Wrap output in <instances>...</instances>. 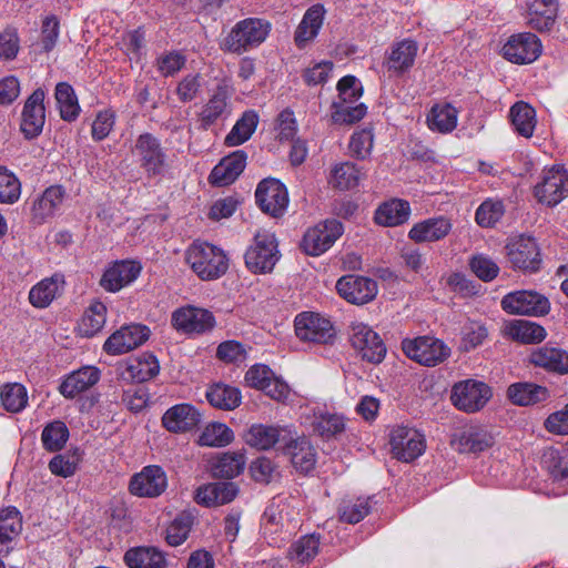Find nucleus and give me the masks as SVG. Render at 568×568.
<instances>
[{"mask_svg": "<svg viewBox=\"0 0 568 568\" xmlns=\"http://www.w3.org/2000/svg\"><path fill=\"white\" fill-rule=\"evenodd\" d=\"M186 263L202 280L221 277L229 268L225 253L212 244L194 242L185 252Z\"/></svg>", "mask_w": 568, "mask_h": 568, "instance_id": "obj_1", "label": "nucleus"}, {"mask_svg": "<svg viewBox=\"0 0 568 568\" xmlns=\"http://www.w3.org/2000/svg\"><path fill=\"white\" fill-rule=\"evenodd\" d=\"M270 32V24L261 19L248 18L237 22L224 39L223 48L242 53L260 45Z\"/></svg>", "mask_w": 568, "mask_h": 568, "instance_id": "obj_2", "label": "nucleus"}, {"mask_svg": "<svg viewBox=\"0 0 568 568\" xmlns=\"http://www.w3.org/2000/svg\"><path fill=\"white\" fill-rule=\"evenodd\" d=\"M348 338L364 361L379 364L386 355V346L379 335L367 324L354 321L349 325Z\"/></svg>", "mask_w": 568, "mask_h": 568, "instance_id": "obj_3", "label": "nucleus"}, {"mask_svg": "<svg viewBox=\"0 0 568 568\" xmlns=\"http://www.w3.org/2000/svg\"><path fill=\"white\" fill-rule=\"evenodd\" d=\"M402 349L407 357L425 366H435L450 354V348L443 341L432 336L405 338Z\"/></svg>", "mask_w": 568, "mask_h": 568, "instance_id": "obj_4", "label": "nucleus"}, {"mask_svg": "<svg viewBox=\"0 0 568 568\" xmlns=\"http://www.w3.org/2000/svg\"><path fill=\"white\" fill-rule=\"evenodd\" d=\"M491 396V388L486 383L466 379L453 386L450 399L459 410L476 413L486 406Z\"/></svg>", "mask_w": 568, "mask_h": 568, "instance_id": "obj_5", "label": "nucleus"}, {"mask_svg": "<svg viewBox=\"0 0 568 568\" xmlns=\"http://www.w3.org/2000/svg\"><path fill=\"white\" fill-rule=\"evenodd\" d=\"M244 257L246 267L253 273L271 272L278 261L275 236L267 232H258Z\"/></svg>", "mask_w": 568, "mask_h": 568, "instance_id": "obj_6", "label": "nucleus"}, {"mask_svg": "<svg viewBox=\"0 0 568 568\" xmlns=\"http://www.w3.org/2000/svg\"><path fill=\"white\" fill-rule=\"evenodd\" d=\"M296 336L315 344H329L335 339L336 332L331 321L318 313L303 312L294 321Z\"/></svg>", "mask_w": 568, "mask_h": 568, "instance_id": "obj_7", "label": "nucleus"}, {"mask_svg": "<svg viewBox=\"0 0 568 568\" xmlns=\"http://www.w3.org/2000/svg\"><path fill=\"white\" fill-rule=\"evenodd\" d=\"M393 456L409 463L422 456L426 449L425 436L415 428L397 426L390 433L389 439Z\"/></svg>", "mask_w": 568, "mask_h": 568, "instance_id": "obj_8", "label": "nucleus"}, {"mask_svg": "<svg viewBox=\"0 0 568 568\" xmlns=\"http://www.w3.org/2000/svg\"><path fill=\"white\" fill-rule=\"evenodd\" d=\"M501 308L514 315H545L550 310L547 297L535 291H516L506 294L500 302Z\"/></svg>", "mask_w": 568, "mask_h": 568, "instance_id": "obj_9", "label": "nucleus"}, {"mask_svg": "<svg viewBox=\"0 0 568 568\" xmlns=\"http://www.w3.org/2000/svg\"><path fill=\"white\" fill-rule=\"evenodd\" d=\"M342 234V223L337 220H327L305 232L301 247L307 255L318 256L325 253Z\"/></svg>", "mask_w": 568, "mask_h": 568, "instance_id": "obj_10", "label": "nucleus"}, {"mask_svg": "<svg viewBox=\"0 0 568 568\" xmlns=\"http://www.w3.org/2000/svg\"><path fill=\"white\" fill-rule=\"evenodd\" d=\"M534 193L538 202L548 206L557 205L568 195V172L558 166L545 170Z\"/></svg>", "mask_w": 568, "mask_h": 568, "instance_id": "obj_11", "label": "nucleus"}, {"mask_svg": "<svg viewBox=\"0 0 568 568\" xmlns=\"http://www.w3.org/2000/svg\"><path fill=\"white\" fill-rule=\"evenodd\" d=\"M132 153L148 175H158L163 171L166 155L160 141L151 133L138 136Z\"/></svg>", "mask_w": 568, "mask_h": 568, "instance_id": "obj_12", "label": "nucleus"}, {"mask_svg": "<svg viewBox=\"0 0 568 568\" xmlns=\"http://www.w3.org/2000/svg\"><path fill=\"white\" fill-rule=\"evenodd\" d=\"M261 210L274 217L282 216L288 205V193L283 183L276 179H264L255 191Z\"/></svg>", "mask_w": 568, "mask_h": 568, "instance_id": "obj_13", "label": "nucleus"}, {"mask_svg": "<svg viewBox=\"0 0 568 568\" xmlns=\"http://www.w3.org/2000/svg\"><path fill=\"white\" fill-rule=\"evenodd\" d=\"M542 45L538 37L530 32L514 34L503 47L505 59L517 64H528L538 59Z\"/></svg>", "mask_w": 568, "mask_h": 568, "instance_id": "obj_14", "label": "nucleus"}, {"mask_svg": "<svg viewBox=\"0 0 568 568\" xmlns=\"http://www.w3.org/2000/svg\"><path fill=\"white\" fill-rule=\"evenodd\" d=\"M173 327L185 334H202L214 327L215 320L211 312L194 306H184L172 313Z\"/></svg>", "mask_w": 568, "mask_h": 568, "instance_id": "obj_15", "label": "nucleus"}, {"mask_svg": "<svg viewBox=\"0 0 568 568\" xmlns=\"http://www.w3.org/2000/svg\"><path fill=\"white\" fill-rule=\"evenodd\" d=\"M231 98L232 91L227 84L221 83L216 87L199 113V121L203 130H207L219 121L226 120L232 114Z\"/></svg>", "mask_w": 568, "mask_h": 568, "instance_id": "obj_16", "label": "nucleus"}, {"mask_svg": "<svg viewBox=\"0 0 568 568\" xmlns=\"http://www.w3.org/2000/svg\"><path fill=\"white\" fill-rule=\"evenodd\" d=\"M338 294L347 302L363 305L375 298L378 292L377 283L359 275H345L336 283Z\"/></svg>", "mask_w": 568, "mask_h": 568, "instance_id": "obj_17", "label": "nucleus"}, {"mask_svg": "<svg viewBox=\"0 0 568 568\" xmlns=\"http://www.w3.org/2000/svg\"><path fill=\"white\" fill-rule=\"evenodd\" d=\"M166 487L165 471L160 466L151 465L131 478L129 489L134 496L154 498L164 493Z\"/></svg>", "mask_w": 568, "mask_h": 568, "instance_id": "obj_18", "label": "nucleus"}, {"mask_svg": "<svg viewBox=\"0 0 568 568\" xmlns=\"http://www.w3.org/2000/svg\"><path fill=\"white\" fill-rule=\"evenodd\" d=\"M150 331L144 325H128L114 332L104 343L103 349L110 355H120L142 345Z\"/></svg>", "mask_w": 568, "mask_h": 568, "instance_id": "obj_19", "label": "nucleus"}, {"mask_svg": "<svg viewBox=\"0 0 568 568\" xmlns=\"http://www.w3.org/2000/svg\"><path fill=\"white\" fill-rule=\"evenodd\" d=\"M513 266L524 271H536L540 264V254L536 241L530 236L513 239L506 246Z\"/></svg>", "mask_w": 568, "mask_h": 568, "instance_id": "obj_20", "label": "nucleus"}, {"mask_svg": "<svg viewBox=\"0 0 568 568\" xmlns=\"http://www.w3.org/2000/svg\"><path fill=\"white\" fill-rule=\"evenodd\" d=\"M44 97V91L37 89L24 103L21 131L27 139H33L42 132L45 122Z\"/></svg>", "mask_w": 568, "mask_h": 568, "instance_id": "obj_21", "label": "nucleus"}, {"mask_svg": "<svg viewBox=\"0 0 568 568\" xmlns=\"http://www.w3.org/2000/svg\"><path fill=\"white\" fill-rule=\"evenodd\" d=\"M292 432L286 427L257 424L250 427L245 435V442L260 450H267L278 444L283 450Z\"/></svg>", "mask_w": 568, "mask_h": 568, "instance_id": "obj_22", "label": "nucleus"}, {"mask_svg": "<svg viewBox=\"0 0 568 568\" xmlns=\"http://www.w3.org/2000/svg\"><path fill=\"white\" fill-rule=\"evenodd\" d=\"M141 265L133 261H116L103 273L100 285L108 292H119L140 275Z\"/></svg>", "mask_w": 568, "mask_h": 568, "instance_id": "obj_23", "label": "nucleus"}, {"mask_svg": "<svg viewBox=\"0 0 568 568\" xmlns=\"http://www.w3.org/2000/svg\"><path fill=\"white\" fill-rule=\"evenodd\" d=\"M200 422V412L193 405L186 403L172 406L162 416L163 427L175 434L192 430Z\"/></svg>", "mask_w": 568, "mask_h": 568, "instance_id": "obj_24", "label": "nucleus"}, {"mask_svg": "<svg viewBox=\"0 0 568 568\" xmlns=\"http://www.w3.org/2000/svg\"><path fill=\"white\" fill-rule=\"evenodd\" d=\"M239 487L233 481H214L200 486L194 499L199 505L216 507L225 505L235 499Z\"/></svg>", "mask_w": 568, "mask_h": 568, "instance_id": "obj_25", "label": "nucleus"}, {"mask_svg": "<svg viewBox=\"0 0 568 568\" xmlns=\"http://www.w3.org/2000/svg\"><path fill=\"white\" fill-rule=\"evenodd\" d=\"M283 453L288 455L292 465L301 473L307 474L314 469L316 464V453L310 440L305 437H294L290 435Z\"/></svg>", "mask_w": 568, "mask_h": 568, "instance_id": "obj_26", "label": "nucleus"}, {"mask_svg": "<svg viewBox=\"0 0 568 568\" xmlns=\"http://www.w3.org/2000/svg\"><path fill=\"white\" fill-rule=\"evenodd\" d=\"M449 219L439 216L418 222L408 232V237L416 243L437 242L452 231Z\"/></svg>", "mask_w": 568, "mask_h": 568, "instance_id": "obj_27", "label": "nucleus"}, {"mask_svg": "<svg viewBox=\"0 0 568 568\" xmlns=\"http://www.w3.org/2000/svg\"><path fill=\"white\" fill-rule=\"evenodd\" d=\"M22 530V518L14 507L0 510V556H9Z\"/></svg>", "mask_w": 568, "mask_h": 568, "instance_id": "obj_28", "label": "nucleus"}, {"mask_svg": "<svg viewBox=\"0 0 568 568\" xmlns=\"http://www.w3.org/2000/svg\"><path fill=\"white\" fill-rule=\"evenodd\" d=\"M462 453H480L495 444V435L484 426H470L454 440Z\"/></svg>", "mask_w": 568, "mask_h": 568, "instance_id": "obj_29", "label": "nucleus"}, {"mask_svg": "<svg viewBox=\"0 0 568 568\" xmlns=\"http://www.w3.org/2000/svg\"><path fill=\"white\" fill-rule=\"evenodd\" d=\"M417 52L418 44L415 40L404 39L394 43L386 60L388 71L405 73L414 65Z\"/></svg>", "mask_w": 568, "mask_h": 568, "instance_id": "obj_30", "label": "nucleus"}, {"mask_svg": "<svg viewBox=\"0 0 568 568\" xmlns=\"http://www.w3.org/2000/svg\"><path fill=\"white\" fill-rule=\"evenodd\" d=\"M100 379V371L94 366H83L72 372L60 385V393L67 398H73L78 394L88 390Z\"/></svg>", "mask_w": 568, "mask_h": 568, "instance_id": "obj_31", "label": "nucleus"}, {"mask_svg": "<svg viewBox=\"0 0 568 568\" xmlns=\"http://www.w3.org/2000/svg\"><path fill=\"white\" fill-rule=\"evenodd\" d=\"M529 361L549 372L568 374V353L561 348L545 345L531 352Z\"/></svg>", "mask_w": 568, "mask_h": 568, "instance_id": "obj_32", "label": "nucleus"}, {"mask_svg": "<svg viewBox=\"0 0 568 568\" xmlns=\"http://www.w3.org/2000/svg\"><path fill=\"white\" fill-rule=\"evenodd\" d=\"M507 397L514 405L530 406L547 400L549 392L544 386L519 382L508 386Z\"/></svg>", "mask_w": 568, "mask_h": 568, "instance_id": "obj_33", "label": "nucleus"}, {"mask_svg": "<svg viewBox=\"0 0 568 568\" xmlns=\"http://www.w3.org/2000/svg\"><path fill=\"white\" fill-rule=\"evenodd\" d=\"M528 26L538 31L549 30L557 16V0H529Z\"/></svg>", "mask_w": 568, "mask_h": 568, "instance_id": "obj_34", "label": "nucleus"}, {"mask_svg": "<svg viewBox=\"0 0 568 568\" xmlns=\"http://www.w3.org/2000/svg\"><path fill=\"white\" fill-rule=\"evenodd\" d=\"M63 197L64 192L61 186L48 187L32 204V221L42 224L60 207Z\"/></svg>", "mask_w": 568, "mask_h": 568, "instance_id": "obj_35", "label": "nucleus"}, {"mask_svg": "<svg viewBox=\"0 0 568 568\" xmlns=\"http://www.w3.org/2000/svg\"><path fill=\"white\" fill-rule=\"evenodd\" d=\"M129 568H166L165 554L155 547H136L124 555Z\"/></svg>", "mask_w": 568, "mask_h": 568, "instance_id": "obj_36", "label": "nucleus"}, {"mask_svg": "<svg viewBox=\"0 0 568 568\" xmlns=\"http://www.w3.org/2000/svg\"><path fill=\"white\" fill-rule=\"evenodd\" d=\"M64 281L62 275L54 274L36 284L29 292L30 303L38 308L49 306L61 293Z\"/></svg>", "mask_w": 568, "mask_h": 568, "instance_id": "obj_37", "label": "nucleus"}, {"mask_svg": "<svg viewBox=\"0 0 568 568\" xmlns=\"http://www.w3.org/2000/svg\"><path fill=\"white\" fill-rule=\"evenodd\" d=\"M410 215L407 201L392 200L381 205L375 213V222L383 226H396L405 223Z\"/></svg>", "mask_w": 568, "mask_h": 568, "instance_id": "obj_38", "label": "nucleus"}, {"mask_svg": "<svg viewBox=\"0 0 568 568\" xmlns=\"http://www.w3.org/2000/svg\"><path fill=\"white\" fill-rule=\"evenodd\" d=\"M324 13L325 9L322 4H315L305 12L295 32V42L298 47H303L317 36L323 24Z\"/></svg>", "mask_w": 568, "mask_h": 568, "instance_id": "obj_39", "label": "nucleus"}, {"mask_svg": "<svg viewBox=\"0 0 568 568\" xmlns=\"http://www.w3.org/2000/svg\"><path fill=\"white\" fill-rule=\"evenodd\" d=\"M507 334L514 341H518L524 344L540 343L547 336L546 331L541 325L526 320L510 322L507 325Z\"/></svg>", "mask_w": 568, "mask_h": 568, "instance_id": "obj_40", "label": "nucleus"}, {"mask_svg": "<svg viewBox=\"0 0 568 568\" xmlns=\"http://www.w3.org/2000/svg\"><path fill=\"white\" fill-rule=\"evenodd\" d=\"M258 123V115L255 111H245L236 121L230 133L225 136V144L229 146H237L246 142Z\"/></svg>", "mask_w": 568, "mask_h": 568, "instance_id": "obj_41", "label": "nucleus"}, {"mask_svg": "<svg viewBox=\"0 0 568 568\" xmlns=\"http://www.w3.org/2000/svg\"><path fill=\"white\" fill-rule=\"evenodd\" d=\"M321 536L308 534L294 541L287 552V557L297 564H305L316 557L320 551Z\"/></svg>", "mask_w": 568, "mask_h": 568, "instance_id": "obj_42", "label": "nucleus"}, {"mask_svg": "<svg viewBox=\"0 0 568 568\" xmlns=\"http://www.w3.org/2000/svg\"><path fill=\"white\" fill-rule=\"evenodd\" d=\"M458 112L450 104H436L427 118L432 131L449 133L457 126Z\"/></svg>", "mask_w": 568, "mask_h": 568, "instance_id": "obj_43", "label": "nucleus"}, {"mask_svg": "<svg viewBox=\"0 0 568 568\" xmlns=\"http://www.w3.org/2000/svg\"><path fill=\"white\" fill-rule=\"evenodd\" d=\"M105 321L106 306L100 301H94L84 311L79 331L83 336L91 337L103 328Z\"/></svg>", "mask_w": 568, "mask_h": 568, "instance_id": "obj_44", "label": "nucleus"}, {"mask_svg": "<svg viewBox=\"0 0 568 568\" xmlns=\"http://www.w3.org/2000/svg\"><path fill=\"white\" fill-rule=\"evenodd\" d=\"M363 176L364 173L356 164L343 162L332 169L329 183L333 187L345 191L357 186Z\"/></svg>", "mask_w": 568, "mask_h": 568, "instance_id": "obj_45", "label": "nucleus"}, {"mask_svg": "<svg viewBox=\"0 0 568 568\" xmlns=\"http://www.w3.org/2000/svg\"><path fill=\"white\" fill-rule=\"evenodd\" d=\"M160 365L156 357L145 353L132 359L126 366V377L135 382L142 383L156 376Z\"/></svg>", "mask_w": 568, "mask_h": 568, "instance_id": "obj_46", "label": "nucleus"}, {"mask_svg": "<svg viewBox=\"0 0 568 568\" xmlns=\"http://www.w3.org/2000/svg\"><path fill=\"white\" fill-rule=\"evenodd\" d=\"M54 97L64 121H74L80 113V105L73 88L67 82H60L55 87Z\"/></svg>", "mask_w": 568, "mask_h": 568, "instance_id": "obj_47", "label": "nucleus"}, {"mask_svg": "<svg viewBox=\"0 0 568 568\" xmlns=\"http://www.w3.org/2000/svg\"><path fill=\"white\" fill-rule=\"evenodd\" d=\"M245 463V456L240 452L223 453L213 463L212 471L216 477L233 478L244 470Z\"/></svg>", "mask_w": 568, "mask_h": 568, "instance_id": "obj_48", "label": "nucleus"}, {"mask_svg": "<svg viewBox=\"0 0 568 568\" xmlns=\"http://www.w3.org/2000/svg\"><path fill=\"white\" fill-rule=\"evenodd\" d=\"M209 403L220 409L232 410L241 404V393L237 388L224 384H215L206 392Z\"/></svg>", "mask_w": 568, "mask_h": 568, "instance_id": "obj_49", "label": "nucleus"}, {"mask_svg": "<svg viewBox=\"0 0 568 568\" xmlns=\"http://www.w3.org/2000/svg\"><path fill=\"white\" fill-rule=\"evenodd\" d=\"M511 123L520 135L530 138L536 126V111L526 102H516L510 109Z\"/></svg>", "mask_w": 568, "mask_h": 568, "instance_id": "obj_50", "label": "nucleus"}, {"mask_svg": "<svg viewBox=\"0 0 568 568\" xmlns=\"http://www.w3.org/2000/svg\"><path fill=\"white\" fill-rule=\"evenodd\" d=\"M234 439L233 430L223 423H211L204 427L197 444L206 447H224Z\"/></svg>", "mask_w": 568, "mask_h": 568, "instance_id": "obj_51", "label": "nucleus"}, {"mask_svg": "<svg viewBox=\"0 0 568 568\" xmlns=\"http://www.w3.org/2000/svg\"><path fill=\"white\" fill-rule=\"evenodd\" d=\"M0 400L10 413H20L28 404L26 387L19 383H8L0 388Z\"/></svg>", "mask_w": 568, "mask_h": 568, "instance_id": "obj_52", "label": "nucleus"}, {"mask_svg": "<svg viewBox=\"0 0 568 568\" xmlns=\"http://www.w3.org/2000/svg\"><path fill=\"white\" fill-rule=\"evenodd\" d=\"M69 429L61 420L49 423L42 430L41 442L49 452L61 450L69 439Z\"/></svg>", "mask_w": 568, "mask_h": 568, "instance_id": "obj_53", "label": "nucleus"}, {"mask_svg": "<svg viewBox=\"0 0 568 568\" xmlns=\"http://www.w3.org/2000/svg\"><path fill=\"white\" fill-rule=\"evenodd\" d=\"M193 526V516L183 511L179 514L168 526L165 539L170 546L182 545L189 537Z\"/></svg>", "mask_w": 568, "mask_h": 568, "instance_id": "obj_54", "label": "nucleus"}, {"mask_svg": "<svg viewBox=\"0 0 568 568\" xmlns=\"http://www.w3.org/2000/svg\"><path fill=\"white\" fill-rule=\"evenodd\" d=\"M459 348L469 352L480 346L488 337L485 324L477 321H467L462 327Z\"/></svg>", "mask_w": 568, "mask_h": 568, "instance_id": "obj_55", "label": "nucleus"}, {"mask_svg": "<svg viewBox=\"0 0 568 568\" xmlns=\"http://www.w3.org/2000/svg\"><path fill=\"white\" fill-rule=\"evenodd\" d=\"M503 201L487 199L476 210L475 221L481 227H493L504 215Z\"/></svg>", "mask_w": 568, "mask_h": 568, "instance_id": "obj_56", "label": "nucleus"}, {"mask_svg": "<svg viewBox=\"0 0 568 568\" xmlns=\"http://www.w3.org/2000/svg\"><path fill=\"white\" fill-rule=\"evenodd\" d=\"M21 194V183L19 179L4 168H0V202L12 204L17 202Z\"/></svg>", "mask_w": 568, "mask_h": 568, "instance_id": "obj_57", "label": "nucleus"}, {"mask_svg": "<svg viewBox=\"0 0 568 568\" xmlns=\"http://www.w3.org/2000/svg\"><path fill=\"white\" fill-rule=\"evenodd\" d=\"M333 105L336 108V111L332 114V120L338 124H354L362 120L367 111L363 103L343 105L334 102Z\"/></svg>", "mask_w": 568, "mask_h": 568, "instance_id": "obj_58", "label": "nucleus"}, {"mask_svg": "<svg viewBox=\"0 0 568 568\" xmlns=\"http://www.w3.org/2000/svg\"><path fill=\"white\" fill-rule=\"evenodd\" d=\"M203 78L200 74L185 75L176 87V95L183 103H187L197 98L202 90Z\"/></svg>", "mask_w": 568, "mask_h": 568, "instance_id": "obj_59", "label": "nucleus"}, {"mask_svg": "<svg viewBox=\"0 0 568 568\" xmlns=\"http://www.w3.org/2000/svg\"><path fill=\"white\" fill-rule=\"evenodd\" d=\"M471 271L484 282L493 281L499 273L498 265L488 256L478 254L469 262Z\"/></svg>", "mask_w": 568, "mask_h": 568, "instance_id": "obj_60", "label": "nucleus"}, {"mask_svg": "<svg viewBox=\"0 0 568 568\" xmlns=\"http://www.w3.org/2000/svg\"><path fill=\"white\" fill-rule=\"evenodd\" d=\"M338 90V104H352L356 102L362 95V87L357 79L353 75L342 78L337 83Z\"/></svg>", "mask_w": 568, "mask_h": 568, "instance_id": "obj_61", "label": "nucleus"}, {"mask_svg": "<svg viewBox=\"0 0 568 568\" xmlns=\"http://www.w3.org/2000/svg\"><path fill=\"white\" fill-rule=\"evenodd\" d=\"M78 463L77 454H59L50 460L49 469L53 475L67 478L75 473Z\"/></svg>", "mask_w": 568, "mask_h": 568, "instance_id": "obj_62", "label": "nucleus"}, {"mask_svg": "<svg viewBox=\"0 0 568 568\" xmlns=\"http://www.w3.org/2000/svg\"><path fill=\"white\" fill-rule=\"evenodd\" d=\"M338 511L343 521L357 524L369 513L368 500L357 499L354 503H343Z\"/></svg>", "mask_w": 568, "mask_h": 568, "instance_id": "obj_63", "label": "nucleus"}, {"mask_svg": "<svg viewBox=\"0 0 568 568\" xmlns=\"http://www.w3.org/2000/svg\"><path fill=\"white\" fill-rule=\"evenodd\" d=\"M20 40L16 29L7 28L0 32V60L10 61L17 58Z\"/></svg>", "mask_w": 568, "mask_h": 568, "instance_id": "obj_64", "label": "nucleus"}]
</instances>
